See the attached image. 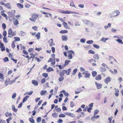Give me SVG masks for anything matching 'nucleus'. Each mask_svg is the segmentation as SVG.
I'll return each mask as SVG.
<instances>
[{"mask_svg": "<svg viewBox=\"0 0 123 123\" xmlns=\"http://www.w3.org/2000/svg\"><path fill=\"white\" fill-rule=\"evenodd\" d=\"M120 12L118 10H116L115 11L112 12L111 15H113L114 16H117L119 15Z\"/></svg>", "mask_w": 123, "mask_h": 123, "instance_id": "f257e3e1", "label": "nucleus"}, {"mask_svg": "<svg viewBox=\"0 0 123 123\" xmlns=\"http://www.w3.org/2000/svg\"><path fill=\"white\" fill-rule=\"evenodd\" d=\"M95 84L97 88V89H101L102 86V85L100 83H98L97 82H95Z\"/></svg>", "mask_w": 123, "mask_h": 123, "instance_id": "f03ea898", "label": "nucleus"}, {"mask_svg": "<svg viewBox=\"0 0 123 123\" xmlns=\"http://www.w3.org/2000/svg\"><path fill=\"white\" fill-rule=\"evenodd\" d=\"M111 78L108 76L104 80V81L106 84H108L109 82L111 81Z\"/></svg>", "mask_w": 123, "mask_h": 123, "instance_id": "7ed1b4c3", "label": "nucleus"}, {"mask_svg": "<svg viewBox=\"0 0 123 123\" xmlns=\"http://www.w3.org/2000/svg\"><path fill=\"white\" fill-rule=\"evenodd\" d=\"M65 114L67 115L68 116H69L70 117H75V115L73 113H68L67 112H66Z\"/></svg>", "mask_w": 123, "mask_h": 123, "instance_id": "20e7f679", "label": "nucleus"}, {"mask_svg": "<svg viewBox=\"0 0 123 123\" xmlns=\"http://www.w3.org/2000/svg\"><path fill=\"white\" fill-rule=\"evenodd\" d=\"M9 80V78H7L6 79V80L5 82H8V83L9 84H12V83H13L15 82L13 80L10 81L9 82L8 81V80Z\"/></svg>", "mask_w": 123, "mask_h": 123, "instance_id": "39448f33", "label": "nucleus"}, {"mask_svg": "<svg viewBox=\"0 0 123 123\" xmlns=\"http://www.w3.org/2000/svg\"><path fill=\"white\" fill-rule=\"evenodd\" d=\"M62 40L63 41H66L68 39L67 36L66 35H64L62 36Z\"/></svg>", "mask_w": 123, "mask_h": 123, "instance_id": "423d86ee", "label": "nucleus"}, {"mask_svg": "<svg viewBox=\"0 0 123 123\" xmlns=\"http://www.w3.org/2000/svg\"><path fill=\"white\" fill-rule=\"evenodd\" d=\"M38 16L39 15L38 14H34L32 15V17L35 19L36 21L37 18L38 17Z\"/></svg>", "mask_w": 123, "mask_h": 123, "instance_id": "0eeeda50", "label": "nucleus"}, {"mask_svg": "<svg viewBox=\"0 0 123 123\" xmlns=\"http://www.w3.org/2000/svg\"><path fill=\"white\" fill-rule=\"evenodd\" d=\"M95 79L98 80H100L101 79V76L100 74L96 76L95 78Z\"/></svg>", "mask_w": 123, "mask_h": 123, "instance_id": "6e6552de", "label": "nucleus"}, {"mask_svg": "<svg viewBox=\"0 0 123 123\" xmlns=\"http://www.w3.org/2000/svg\"><path fill=\"white\" fill-rule=\"evenodd\" d=\"M114 90H116L115 91V93H114V94L117 97L119 95V94L118 93L119 92V90L118 89H116V88L114 89Z\"/></svg>", "mask_w": 123, "mask_h": 123, "instance_id": "1a4fd4ad", "label": "nucleus"}, {"mask_svg": "<svg viewBox=\"0 0 123 123\" xmlns=\"http://www.w3.org/2000/svg\"><path fill=\"white\" fill-rule=\"evenodd\" d=\"M71 68H69L67 70H65V73L67 75H68L70 74V73L71 72Z\"/></svg>", "mask_w": 123, "mask_h": 123, "instance_id": "9d476101", "label": "nucleus"}, {"mask_svg": "<svg viewBox=\"0 0 123 123\" xmlns=\"http://www.w3.org/2000/svg\"><path fill=\"white\" fill-rule=\"evenodd\" d=\"M13 23L14 25H16L19 24V23H18V21L17 19H15L14 20H13Z\"/></svg>", "mask_w": 123, "mask_h": 123, "instance_id": "9b49d317", "label": "nucleus"}, {"mask_svg": "<svg viewBox=\"0 0 123 123\" xmlns=\"http://www.w3.org/2000/svg\"><path fill=\"white\" fill-rule=\"evenodd\" d=\"M64 27L66 29H69L70 27L68 26L67 25V24L65 22H64L63 23Z\"/></svg>", "mask_w": 123, "mask_h": 123, "instance_id": "f8f14e48", "label": "nucleus"}, {"mask_svg": "<svg viewBox=\"0 0 123 123\" xmlns=\"http://www.w3.org/2000/svg\"><path fill=\"white\" fill-rule=\"evenodd\" d=\"M90 74L89 73L88 71L87 72L85 75H84V77L85 78H90Z\"/></svg>", "mask_w": 123, "mask_h": 123, "instance_id": "ddd939ff", "label": "nucleus"}, {"mask_svg": "<svg viewBox=\"0 0 123 123\" xmlns=\"http://www.w3.org/2000/svg\"><path fill=\"white\" fill-rule=\"evenodd\" d=\"M65 73V70H64L60 72L59 73V75L61 77H63L64 76V74Z\"/></svg>", "mask_w": 123, "mask_h": 123, "instance_id": "4468645a", "label": "nucleus"}, {"mask_svg": "<svg viewBox=\"0 0 123 123\" xmlns=\"http://www.w3.org/2000/svg\"><path fill=\"white\" fill-rule=\"evenodd\" d=\"M93 58L94 59L96 60H98L99 59V57L98 54H94L93 56Z\"/></svg>", "mask_w": 123, "mask_h": 123, "instance_id": "2eb2a0df", "label": "nucleus"}, {"mask_svg": "<svg viewBox=\"0 0 123 123\" xmlns=\"http://www.w3.org/2000/svg\"><path fill=\"white\" fill-rule=\"evenodd\" d=\"M32 84L34 85L35 86H37L38 84V82L36 80H33L32 81Z\"/></svg>", "mask_w": 123, "mask_h": 123, "instance_id": "dca6fc26", "label": "nucleus"}, {"mask_svg": "<svg viewBox=\"0 0 123 123\" xmlns=\"http://www.w3.org/2000/svg\"><path fill=\"white\" fill-rule=\"evenodd\" d=\"M109 39L108 38H102L100 40V41L104 42H105L106 40H108Z\"/></svg>", "mask_w": 123, "mask_h": 123, "instance_id": "f3484780", "label": "nucleus"}, {"mask_svg": "<svg viewBox=\"0 0 123 123\" xmlns=\"http://www.w3.org/2000/svg\"><path fill=\"white\" fill-rule=\"evenodd\" d=\"M47 92V91L42 90L40 92V94L41 95L43 96L45 95Z\"/></svg>", "mask_w": 123, "mask_h": 123, "instance_id": "a211bd4d", "label": "nucleus"}, {"mask_svg": "<svg viewBox=\"0 0 123 123\" xmlns=\"http://www.w3.org/2000/svg\"><path fill=\"white\" fill-rule=\"evenodd\" d=\"M29 96H25L23 99L22 101V102L24 103L25 101L27 100V99L29 97Z\"/></svg>", "mask_w": 123, "mask_h": 123, "instance_id": "6ab92c4d", "label": "nucleus"}, {"mask_svg": "<svg viewBox=\"0 0 123 123\" xmlns=\"http://www.w3.org/2000/svg\"><path fill=\"white\" fill-rule=\"evenodd\" d=\"M61 92H63L65 96H67V97H68V93L66 92L65 90H63Z\"/></svg>", "mask_w": 123, "mask_h": 123, "instance_id": "aec40b11", "label": "nucleus"}, {"mask_svg": "<svg viewBox=\"0 0 123 123\" xmlns=\"http://www.w3.org/2000/svg\"><path fill=\"white\" fill-rule=\"evenodd\" d=\"M30 54L31 55H32V56H31L29 58H28V60H29L31 58H32V59H34L35 56V55L33 53H30Z\"/></svg>", "mask_w": 123, "mask_h": 123, "instance_id": "412c9836", "label": "nucleus"}, {"mask_svg": "<svg viewBox=\"0 0 123 123\" xmlns=\"http://www.w3.org/2000/svg\"><path fill=\"white\" fill-rule=\"evenodd\" d=\"M12 110L15 112H16L17 111V109H16L14 105H12Z\"/></svg>", "mask_w": 123, "mask_h": 123, "instance_id": "4be33fe9", "label": "nucleus"}, {"mask_svg": "<svg viewBox=\"0 0 123 123\" xmlns=\"http://www.w3.org/2000/svg\"><path fill=\"white\" fill-rule=\"evenodd\" d=\"M5 115L6 117H8L9 116H11L12 115L11 113H9V112H7L5 113Z\"/></svg>", "mask_w": 123, "mask_h": 123, "instance_id": "5701e85b", "label": "nucleus"}, {"mask_svg": "<svg viewBox=\"0 0 123 123\" xmlns=\"http://www.w3.org/2000/svg\"><path fill=\"white\" fill-rule=\"evenodd\" d=\"M97 74V73L96 71H93L92 72V75L93 77H95Z\"/></svg>", "mask_w": 123, "mask_h": 123, "instance_id": "b1692460", "label": "nucleus"}, {"mask_svg": "<svg viewBox=\"0 0 123 123\" xmlns=\"http://www.w3.org/2000/svg\"><path fill=\"white\" fill-rule=\"evenodd\" d=\"M90 21L89 20H83V22L86 25H89L90 23Z\"/></svg>", "mask_w": 123, "mask_h": 123, "instance_id": "393cba45", "label": "nucleus"}, {"mask_svg": "<svg viewBox=\"0 0 123 123\" xmlns=\"http://www.w3.org/2000/svg\"><path fill=\"white\" fill-rule=\"evenodd\" d=\"M106 70V69L105 68H103L101 67L100 68V70L101 72H104Z\"/></svg>", "mask_w": 123, "mask_h": 123, "instance_id": "a878e982", "label": "nucleus"}, {"mask_svg": "<svg viewBox=\"0 0 123 123\" xmlns=\"http://www.w3.org/2000/svg\"><path fill=\"white\" fill-rule=\"evenodd\" d=\"M35 37H37V39H39L40 37V33L39 32H38L36 35Z\"/></svg>", "mask_w": 123, "mask_h": 123, "instance_id": "bb28decb", "label": "nucleus"}, {"mask_svg": "<svg viewBox=\"0 0 123 123\" xmlns=\"http://www.w3.org/2000/svg\"><path fill=\"white\" fill-rule=\"evenodd\" d=\"M17 6L20 8H23V6L21 4L18 3L17 4Z\"/></svg>", "mask_w": 123, "mask_h": 123, "instance_id": "cd10ccee", "label": "nucleus"}, {"mask_svg": "<svg viewBox=\"0 0 123 123\" xmlns=\"http://www.w3.org/2000/svg\"><path fill=\"white\" fill-rule=\"evenodd\" d=\"M71 62V61H70V60H66L65 61L64 66H67V65H68V64H69V62Z\"/></svg>", "mask_w": 123, "mask_h": 123, "instance_id": "c85d7f7f", "label": "nucleus"}, {"mask_svg": "<svg viewBox=\"0 0 123 123\" xmlns=\"http://www.w3.org/2000/svg\"><path fill=\"white\" fill-rule=\"evenodd\" d=\"M5 7L8 8V9H11V7L10 4L9 3L5 4Z\"/></svg>", "mask_w": 123, "mask_h": 123, "instance_id": "c756f323", "label": "nucleus"}, {"mask_svg": "<svg viewBox=\"0 0 123 123\" xmlns=\"http://www.w3.org/2000/svg\"><path fill=\"white\" fill-rule=\"evenodd\" d=\"M3 60L4 62H8L9 61L8 58L7 57H5L3 59Z\"/></svg>", "mask_w": 123, "mask_h": 123, "instance_id": "7c9ffc66", "label": "nucleus"}, {"mask_svg": "<svg viewBox=\"0 0 123 123\" xmlns=\"http://www.w3.org/2000/svg\"><path fill=\"white\" fill-rule=\"evenodd\" d=\"M68 32V31L67 30H62L61 31L60 33H66Z\"/></svg>", "mask_w": 123, "mask_h": 123, "instance_id": "2f4dec72", "label": "nucleus"}, {"mask_svg": "<svg viewBox=\"0 0 123 123\" xmlns=\"http://www.w3.org/2000/svg\"><path fill=\"white\" fill-rule=\"evenodd\" d=\"M77 71V68H75L73 71V72L72 73V74L73 75H74Z\"/></svg>", "mask_w": 123, "mask_h": 123, "instance_id": "473e14b6", "label": "nucleus"}, {"mask_svg": "<svg viewBox=\"0 0 123 123\" xmlns=\"http://www.w3.org/2000/svg\"><path fill=\"white\" fill-rule=\"evenodd\" d=\"M54 70L51 67H49V68L47 69V71L48 72H50L51 71H53Z\"/></svg>", "mask_w": 123, "mask_h": 123, "instance_id": "72a5a7b5", "label": "nucleus"}, {"mask_svg": "<svg viewBox=\"0 0 123 123\" xmlns=\"http://www.w3.org/2000/svg\"><path fill=\"white\" fill-rule=\"evenodd\" d=\"M58 115V114L57 113H56L55 112L53 113L52 114V116L55 118L57 117Z\"/></svg>", "mask_w": 123, "mask_h": 123, "instance_id": "f704fd0d", "label": "nucleus"}, {"mask_svg": "<svg viewBox=\"0 0 123 123\" xmlns=\"http://www.w3.org/2000/svg\"><path fill=\"white\" fill-rule=\"evenodd\" d=\"M41 118L40 117H38L37 118V123H40L41 121Z\"/></svg>", "mask_w": 123, "mask_h": 123, "instance_id": "c9c22d12", "label": "nucleus"}, {"mask_svg": "<svg viewBox=\"0 0 123 123\" xmlns=\"http://www.w3.org/2000/svg\"><path fill=\"white\" fill-rule=\"evenodd\" d=\"M15 40L14 41L15 42L16 41H20V38L19 37H14Z\"/></svg>", "mask_w": 123, "mask_h": 123, "instance_id": "e433bc0d", "label": "nucleus"}, {"mask_svg": "<svg viewBox=\"0 0 123 123\" xmlns=\"http://www.w3.org/2000/svg\"><path fill=\"white\" fill-rule=\"evenodd\" d=\"M115 41H117L118 42L120 43H121L122 44H123V42H122V41L121 40L119 39H118L117 40H116Z\"/></svg>", "mask_w": 123, "mask_h": 123, "instance_id": "4c0bfd02", "label": "nucleus"}, {"mask_svg": "<svg viewBox=\"0 0 123 123\" xmlns=\"http://www.w3.org/2000/svg\"><path fill=\"white\" fill-rule=\"evenodd\" d=\"M50 41H51V43L49 44V45L50 46H52L53 45H54L55 44H53V39H51L49 40V42H50Z\"/></svg>", "mask_w": 123, "mask_h": 123, "instance_id": "58836bf2", "label": "nucleus"}, {"mask_svg": "<svg viewBox=\"0 0 123 123\" xmlns=\"http://www.w3.org/2000/svg\"><path fill=\"white\" fill-rule=\"evenodd\" d=\"M86 43L88 44H91L93 43V42L92 40H88L87 41Z\"/></svg>", "mask_w": 123, "mask_h": 123, "instance_id": "ea45409f", "label": "nucleus"}, {"mask_svg": "<svg viewBox=\"0 0 123 123\" xmlns=\"http://www.w3.org/2000/svg\"><path fill=\"white\" fill-rule=\"evenodd\" d=\"M12 33V28H9L8 30V34L9 35H11Z\"/></svg>", "mask_w": 123, "mask_h": 123, "instance_id": "a19ab883", "label": "nucleus"}, {"mask_svg": "<svg viewBox=\"0 0 123 123\" xmlns=\"http://www.w3.org/2000/svg\"><path fill=\"white\" fill-rule=\"evenodd\" d=\"M67 13V14H69V13H72V14H79L78 13L75 12H70L69 11H67V12H66Z\"/></svg>", "mask_w": 123, "mask_h": 123, "instance_id": "79ce46f5", "label": "nucleus"}, {"mask_svg": "<svg viewBox=\"0 0 123 123\" xmlns=\"http://www.w3.org/2000/svg\"><path fill=\"white\" fill-rule=\"evenodd\" d=\"M0 78L3 80L4 79L3 74L0 73Z\"/></svg>", "mask_w": 123, "mask_h": 123, "instance_id": "37998d69", "label": "nucleus"}, {"mask_svg": "<svg viewBox=\"0 0 123 123\" xmlns=\"http://www.w3.org/2000/svg\"><path fill=\"white\" fill-rule=\"evenodd\" d=\"M6 37H4L3 38V41L4 43H7L8 42V41L7 40Z\"/></svg>", "mask_w": 123, "mask_h": 123, "instance_id": "c03bdc74", "label": "nucleus"}, {"mask_svg": "<svg viewBox=\"0 0 123 123\" xmlns=\"http://www.w3.org/2000/svg\"><path fill=\"white\" fill-rule=\"evenodd\" d=\"M29 121L31 123H35V121L34 120L31 118H29Z\"/></svg>", "mask_w": 123, "mask_h": 123, "instance_id": "a18cd8bd", "label": "nucleus"}, {"mask_svg": "<svg viewBox=\"0 0 123 123\" xmlns=\"http://www.w3.org/2000/svg\"><path fill=\"white\" fill-rule=\"evenodd\" d=\"M93 47L97 49H98L99 48V45L94 44L93 45Z\"/></svg>", "mask_w": 123, "mask_h": 123, "instance_id": "49530a36", "label": "nucleus"}, {"mask_svg": "<svg viewBox=\"0 0 123 123\" xmlns=\"http://www.w3.org/2000/svg\"><path fill=\"white\" fill-rule=\"evenodd\" d=\"M33 92V91H31L30 92H26V93L27 94L31 95L32 94Z\"/></svg>", "mask_w": 123, "mask_h": 123, "instance_id": "de8ad7c7", "label": "nucleus"}, {"mask_svg": "<svg viewBox=\"0 0 123 123\" xmlns=\"http://www.w3.org/2000/svg\"><path fill=\"white\" fill-rule=\"evenodd\" d=\"M86 41V39L84 38H81L80 40V42L82 43H84Z\"/></svg>", "mask_w": 123, "mask_h": 123, "instance_id": "09e8293b", "label": "nucleus"}, {"mask_svg": "<svg viewBox=\"0 0 123 123\" xmlns=\"http://www.w3.org/2000/svg\"><path fill=\"white\" fill-rule=\"evenodd\" d=\"M99 112V111L98 110H95L94 112V114L96 115Z\"/></svg>", "mask_w": 123, "mask_h": 123, "instance_id": "8fccbe9b", "label": "nucleus"}, {"mask_svg": "<svg viewBox=\"0 0 123 123\" xmlns=\"http://www.w3.org/2000/svg\"><path fill=\"white\" fill-rule=\"evenodd\" d=\"M70 5L71 6H74L75 7V5L74 4L73 1H71L70 2Z\"/></svg>", "mask_w": 123, "mask_h": 123, "instance_id": "3c124183", "label": "nucleus"}, {"mask_svg": "<svg viewBox=\"0 0 123 123\" xmlns=\"http://www.w3.org/2000/svg\"><path fill=\"white\" fill-rule=\"evenodd\" d=\"M42 75L43 77L46 78L48 76V74L47 73H43L42 74Z\"/></svg>", "mask_w": 123, "mask_h": 123, "instance_id": "603ef678", "label": "nucleus"}, {"mask_svg": "<svg viewBox=\"0 0 123 123\" xmlns=\"http://www.w3.org/2000/svg\"><path fill=\"white\" fill-rule=\"evenodd\" d=\"M2 27L4 30H5L6 28V25L4 23L2 24Z\"/></svg>", "mask_w": 123, "mask_h": 123, "instance_id": "864d4df0", "label": "nucleus"}, {"mask_svg": "<svg viewBox=\"0 0 123 123\" xmlns=\"http://www.w3.org/2000/svg\"><path fill=\"white\" fill-rule=\"evenodd\" d=\"M15 43L14 42H12V47L14 49L15 47Z\"/></svg>", "mask_w": 123, "mask_h": 123, "instance_id": "5fc2aeb1", "label": "nucleus"}, {"mask_svg": "<svg viewBox=\"0 0 123 123\" xmlns=\"http://www.w3.org/2000/svg\"><path fill=\"white\" fill-rule=\"evenodd\" d=\"M68 57H69V59H71L73 58L72 54H69L68 56Z\"/></svg>", "mask_w": 123, "mask_h": 123, "instance_id": "6e6d98bb", "label": "nucleus"}, {"mask_svg": "<svg viewBox=\"0 0 123 123\" xmlns=\"http://www.w3.org/2000/svg\"><path fill=\"white\" fill-rule=\"evenodd\" d=\"M17 94L16 93H15L13 94L12 96V98L13 99H14L16 97Z\"/></svg>", "mask_w": 123, "mask_h": 123, "instance_id": "4d7b16f0", "label": "nucleus"}, {"mask_svg": "<svg viewBox=\"0 0 123 123\" xmlns=\"http://www.w3.org/2000/svg\"><path fill=\"white\" fill-rule=\"evenodd\" d=\"M64 79V78L63 77H61L59 78V80L60 82L62 81Z\"/></svg>", "mask_w": 123, "mask_h": 123, "instance_id": "13d9d810", "label": "nucleus"}, {"mask_svg": "<svg viewBox=\"0 0 123 123\" xmlns=\"http://www.w3.org/2000/svg\"><path fill=\"white\" fill-rule=\"evenodd\" d=\"M89 53H91L92 54H94L95 53V52L94 51L92 50H90L89 51Z\"/></svg>", "mask_w": 123, "mask_h": 123, "instance_id": "bf43d9fd", "label": "nucleus"}, {"mask_svg": "<svg viewBox=\"0 0 123 123\" xmlns=\"http://www.w3.org/2000/svg\"><path fill=\"white\" fill-rule=\"evenodd\" d=\"M3 35L4 37H6V35L7 33L6 31H4L3 32Z\"/></svg>", "mask_w": 123, "mask_h": 123, "instance_id": "052dcab7", "label": "nucleus"}, {"mask_svg": "<svg viewBox=\"0 0 123 123\" xmlns=\"http://www.w3.org/2000/svg\"><path fill=\"white\" fill-rule=\"evenodd\" d=\"M45 82V78H43L41 81V83L42 84L44 83Z\"/></svg>", "mask_w": 123, "mask_h": 123, "instance_id": "680f3d73", "label": "nucleus"}, {"mask_svg": "<svg viewBox=\"0 0 123 123\" xmlns=\"http://www.w3.org/2000/svg\"><path fill=\"white\" fill-rule=\"evenodd\" d=\"M92 108L89 107L87 108V111L89 112H90L91 111V110H92Z\"/></svg>", "mask_w": 123, "mask_h": 123, "instance_id": "e2e57ef3", "label": "nucleus"}, {"mask_svg": "<svg viewBox=\"0 0 123 123\" xmlns=\"http://www.w3.org/2000/svg\"><path fill=\"white\" fill-rule=\"evenodd\" d=\"M68 52L70 53H71V54H74V52L72 50H68Z\"/></svg>", "mask_w": 123, "mask_h": 123, "instance_id": "0e129e2a", "label": "nucleus"}, {"mask_svg": "<svg viewBox=\"0 0 123 123\" xmlns=\"http://www.w3.org/2000/svg\"><path fill=\"white\" fill-rule=\"evenodd\" d=\"M59 117H65V115H64V114H61L59 115Z\"/></svg>", "mask_w": 123, "mask_h": 123, "instance_id": "69168bd1", "label": "nucleus"}, {"mask_svg": "<svg viewBox=\"0 0 123 123\" xmlns=\"http://www.w3.org/2000/svg\"><path fill=\"white\" fill-rule=\"evenodd\" d=\"M23 53L25 55H28L29 54L25 50H24L23 51Z\"/></svg>", "mask_w": 123, "mask_h": 123, "instance_id": "338daca9", "label": "nucleus"}, {"mask_svg": "<svg viewBox=\"0 0 123 123\" xmlns=\"http://www.w3.org/2000/svg\"><path fill=\"white\" fill-rule=\"evenodd\" d=\"M20 34L22 35L23 36L25 35V33L22 31H21L20 32Z\"/></svg>", "mask_w": 123, "mask_h": 123, "instance_id": "774afa93", "label": "nucleus"}]
</instances>
